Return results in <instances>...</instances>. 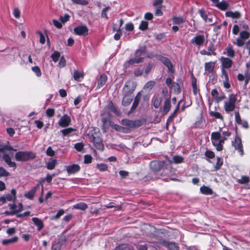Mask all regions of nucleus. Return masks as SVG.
<instances>
[{"label": "nucleus", "instance_id": "1", "mask_svg": "<svg viewBox=\"0 0 250 250\" xmlns=\"http://www.w3.org/2000/svg\"><path fill=\"white\" fill-rule=\"evenodd\" d=\"M230 135V133L228 131H223L222 134L219 132H214L211 133V140L217 150L221 151L223 149L224 142Z\"/></svg>", "mask_w": 250, "mask_h": 250}, {"label": "nucleus", "instance_id": "2", "mask_svg": "<svg viewBox=\"0 0 250 250\" xmlns=\"http://www.w3.org/2000/svg\"><path fill=\"white\" fill-rule=\"evenodd\" d=\"M16 151V149H14L9 145H4L0 146V156L2 157L10 167H16V163L11 161V158L14 155L13 151Z\"/></svg>", "mask_w": 250, "mask_h": 250}, {"label": "nucleus", "instance_id": "3", "mask_svg": "<svg viewBox=\"0 0 250 250\" xmlns=\"http://www.w3.org/2000/svg\"><path fill=\"white\" fill-rule=\"evenodd\" d=\"M145 55V47H142L136 50L135 57L127 61L125 64L126 66L132 65L134 63H139L143 62Z\"/></svg>", "mask_w": 250, "mask_h": 250}, {"label": "nucleus", "instance_id": "4", "mask_svg": "<svg viewBox=\"0 0 250 250\" xmlns=\"http://www.w3.org/2000/svg\"><path fill=\"white\" fill-rule=\"evenodd\" d=\"M35 153L31 151H18L15 154V159L17 161H27L35 158Z\"/></svg>", "mask_w": 250, "mask_h": 250}, {"label": "nucleus", "instance_id": "5", "mask_svg": "<svg viewBox=\"0 0 250 250\" xmlns=\"http://www.w3.org/2000/svg\"><path fill=\"white\" fill-rule=\"evenodd\" d=\"M236 97L234 94H230L229 99L224 103V108L226 112H229L233 111L235 107Z\"/></svg>", "mask_w": 250, "mask_h": 250}, {"label": "nucleus", "instance_id": "6", "mask_svg": "<svg viewBox=\"0 0 250 250\" xmlns=\"http://www.w3.org/2000/svg\"><path fill=\"white\" fill-rule=\"evenodd\" d=\"M250 36V34L247 31H243L240 33L239 36L236 39V42L233 43L236 44L238 47L243 46L246 40H247Z\"/></svg>", "mask_w": 250, "mask_h": 250}, {"label": "nucleus", "instance_id": "7", "mask_svg": "<svg viewBox=\"0 0 250 250\" xmlns=\"http://www.w3.org/2000/svg\"><path fill=\"white\" fill-rule=\"evenodd\" d=\"M122 122L124 125L131 128L139 127L142 125V122L139 120L133 121L127 119H124L122 120Z\"/></svg>", "mask_w": 250, "mask_h": 250}, {"label": "nucleus", "instance_id": "8", "mask_svg": "<svg viewBox=\"0 0 250 250\" xmlns=\"http://www.w3.org/2000/svg\"><path fill=\"white\" fill-rule=\"evenodd\" d=\"M233 146L235 149L238 151L241 156L244 155L243 146L241 139L238 137H236L233 143Z\"/></svg>", "mask_w": 250, "mask_h": 250}, {"label": "nucleus", "instance_id": "9", "mask_svg": "<svg viewBox=\"0 0 250 250\" xmlns=\"http://www.w3.org/2000/svg\"><path fill=\"white\" fill-rule=\"evenodd\" d=\"M205 41V36L203 35H197L194 36L190 41V43L199 46L202 45Z\"/></svg>", "mask_w": 250, "mask_h": 250}, {"label": "nucleus", "instance_id": "10", "mask_svg": "<svg viewBox=\"0 0 250 250\" xmlns=\"http://www.w3.org/2000/svg\"><path fill=\"white\" fill-rule=\"evenodd\" d=\"M158 59L167 67L170 72H173V65L170 61L167 58L160 56H158Z\"/></svg>", "mask_w": 250, "mask_h": 250}, {"label": "nucleus", "instance_id": "11", "mask_svg": "<svg viewBox=\"0 0 250 250\" xmlns=\"http://www.w3.org/2000/svg\"><path fill=\"white\" fill-rule=\"evenodd\" d=\"M71 119L67 115H63L59 121V125L62 127L68 126L71 123Z\"/></svg>", "mask_w": 250, "mask_h": 250}, {"label": "nucleus", "instance_id": "12", "mask_svg": "<svg viewBox=\"0 0 250 250\" xmlns=\"http://www.w3.org/2000/svg\"><path fill=\"white\" fill-rule=\"evenodd\" d=\"M42 184L41 182L38 183L36 186L30 190L29 191L25 192L24 194V196L27 198L32 200L33 199L34 195L37 190L39 188L40 186H42Z\"/></svg>", "mask_w": 250, "mask_h": 250}, {"label": "nucleus", "instance_id": "13", "mask_svg": "<svg viewBox=\"0 0 250 250\" xmlns=\"http://www.w3.org/2000/svg\"><path fill=\"white\" fill-rule=\"evenodd\" d=\"M75 33L80 36H85L88 34V29L84 25L79 26L74 29Z\"/></svg>", "mask_w": 250, "mask_h": 250}, {"label": "nucleus", "instance_id": "14", "mask_svg": "<svg viewBox=\"0 0 250 250\" xmlns=\"http://www.w3.org/2000/svg\"><path fill=\"white\" fill-rule=\"evenodd\" d=\"M216 50V47L213 44H210L209 45L208 47V50H202L200 53L201 55H208V56H211L212 55H214V51Z\"/></svg>", "mask_w": 250, "mask_h": 250}, {"label": "nucleus", "instance_id": "15", "mask_svg": "<svg viewBox=\"0 0 250 250\" xmlns=\"http://www.w3.org/2000/svg\"><path fill=\"white\" fill-rule=\"evenodd\" d=\"M93 142L95 146L99 150H103L104 148L101 139L99 137L93 136Z\"/></svg>", "mask_w": 250, "mask_h": 250}, {"label": "nucleus", "instance_id": "16", "mask_svg": "<svg viewBox=\"0 0 250 250\" xmlns=\"http://www.w3.org/2000/svg\"><path fill=\"white\" fill-rule=\"evenodd\" d=\"M66 171L69 174H74L78 172L80 169V167L78 165L73 164L68 166L66 167Z\"/></svg>", "mask_w": 250, "mask_h": 250}, {"label": "nucleus", "instance_id": "17", "mask_svg": "<svg viewBox=\"0 0 250 250\" xmlns=\"http://www.w3.org/2000/svg\"><path fill=\"white\" fill-rule=\"evenodd\" d=\"M211 94L212 96L217 102H219L225 98L224 94L219 95L217 90L216 89H213L211 90Z\"/></svg>", "mask_w": 250, "mask_h": 250}, {"label": "nucleus", "instance_id": "18", "mask_svg": "<svg viewBox=\"0 0 250 250\" xmlns=\"http://www.w3.org/2000/svg\"><path fill=\"white\" fill-rule=\"evenodd\" d=\"M164 164L163 161H153L150 163V167L155 171H158L163 167Z\"/></svg>", "mask_w": 250, "mask_h": 250}, {"label": "nucleus", "instance_id": "19", "mask_svg": "<svg viewBox=\"0 0 250 250\" xmlns=\"http://www.w3.org/2000/svg\"><path fill=\"white\" fill-rule=\"evenodd\" d=\"M215 66V62H209L205 64V70L206 73L210 74L213 71Z\"/></svg>", "mask_w": 250, "mask_h": 250}, {"label": "nucleus", "instance_id": "20", "mask_svg": "<svg viewBox=\"0 0 250 250\" xmlns=\"http://www.w3.org/2000/svg\"><path fill=\"white\" fill-rule=\"evenodd\" d=\"M134 89L131 87L129 83H126L123 87V92L124 96L130 95L133 92Z\"/></svg>", "mask_w": 250, "mask_h": 250}, {"label": "nucleus", "instance_id": "21", "mask_svg": "<svg viewBox=\"0 0 250 250\" xmlns=\"http://www.w3.org/2000/svg\"><path fill=\"white\" fill-rule=\"evenodd\" d=\"M34 224L38 227V230L40 231L44 227L43 223L42 220L37 217H33L32 219Z\"/></svg>", "mask_w": 250, "mask_h": 250}, {"label": "nucleus", "instance_id": "22", "mask_svg": "<svg viewBox=\"0 0 250 250\" xmlns=\"http://www.w3.org/2000/svg\"><path fill=\"white\" fill-rule=\"evenodd\" d=\"M221 61L222 63V65L224 67L229 68L231 67L232 62L230 59L222 57Z\"/></svg>", "mask_w": 250, "mask_h": 250}, {"label": "nucleus", "instance_id": "23", "mask_svg": "<svg viewBox=\"0 0 250 250\" xmlns=\"http://www.w3.org/2000/svg\"><path fill=\"white\" fill-rule=\"evenodd\" d=\"M226 16L227 17L231 18L232 19H239L241 17L240 13L238 11H227L226 12Z\"/></svg>", "mask_w": 250, "mask_h": 250}, {"label": "nucleus", "instance_id": "24", "mask_svg": "<svg viewBox=\"0 0 250 250\" xmlns=\"http://www.w3.org/2000/svg\"><path fill=\"white\" fill-rule=\"evenodd\" d=\"M18 239L19 238L17 236H14V237L10 239L3 240L1 243L3 245L7 246L11 244L17 242L18 241Z\"/></svg>", "mask_w": 250, "mask_h": 250}, {"label": "nucleus", "instance_id": "25", "mask_svg": "<svg viewBox=\"0 0 250 250\" xmlns=\"http://www.w3.org/2000/svg\"><path fill=\"white\" fill-rule=\"evenodd\" d=\"M107 79V77L105 75H101L98 80L97 87L98 88L102 87L106 83Z\"/></svg>", "mask_w": 250, "mask_h": 250}, {"label": "nucleus", "instance_id": "26", "mask_svg": "<svg viewBox=\"0 0 250 250\" xmlns=\"http://www.w3.org/2000/svg\"><path fill=\"white\" fill-rule=\"evenodd\" d=\"M6 200L9 201H15L16 199V191L15 189H12L10 194L5 195Z\"/></svg>", "mask_w": 250, "mask_h": 250}, {"label": "nucleus", "instance_id": "27", "mask_svg": "<svg viewBox=\"0 0 250 250\" xmlns=\"http://www.w3.org/2000/svg\"><path fill=\"white\" fill-rule=\"evenodd\" d=\"M171 108L170 101L169 99H167L165 102L163 106V112L164 114H167Z\"/></svg>", "mask_w": 250, "mask_h": 250}, {"label": "nucleus", "instance_id": "28", "mask_svg": "<svg viewBox=\"0 0 250 250\" xmlns=\"http://www.w3.org/2000/svg\"><path fill=\"white\" fill-rule=\"evenodd\" d=\"M73 207L74 208L85 210L87 208L88 206L85 203L81 202L74 205Z\"/></svg>", "mask_w": 250, "mask_h": 250}, {"label": "nucleus", "instance_id": "29", "mask_svg": "<svg viewBox=\"0 0 250 250\" xmlns=\"http://www.w3.org/2000/svg\"><path fill=\"white\" fill-rule=\"evenodd\" d=\"M132 101V98L130 95L124 96L122 101V104L124 106L128 105Z\"/></svg>", "mask_w": 250, "mask_h": 250}, {"label": "nucleus", "instance_id": "30", "mask_svg": "<svg viewBox=\"0 0 250 250\" xmlns=\"http://www.w3.org/2000/svg\"><path fill=\"white\" fill-rule=\"evenodd\" d=\"M113 30L114 31H116V33L114 36V38L115 40H119L122 34V31L120 27H116L115 24H114L113 26Z\"/></svg>", "mask_w": 250, "mask_h": 250}, {"label": "nucleus", "instance_id": "31", "mask_svg": "<svg viewBox=\"0 0 250 250\" xmlns=\"http://www.w3.org/2000/svg\"><path fill=\"white\" fill-rule=\"evenodd\" d=\"M107 108L109 109L111 111L114 112L117 115L120 114V112L117 109L116 107L114 106L113 103L112 102H109L107 105Z\"/></svg>", "mask_w": 250, "mask_h": 250}, {"label": "nucleus", "instance_id": "32", "mask_svg": "<svg viewBox=\"0 0 250 250\" xmlns=\"http://www.w3.org/2000/svg\"><path fill=\"white\" fill-rule=\"evenodd\" d=\"M201 192L205 194L210 195L212 194V190L206 186H203L200 188Z\"/></svg>", "mask_w": 250, "mask_h": 250}, {"label": "nucleus", "instance_id": "33", "mask_svg": "<svg viewBox=\"0 0 250 250\" xmlns=\"http://www.w3.org/2000/svg\"><path fill=\"white\" fill-rule=\"evenodd\" d=\"M57 161L56 160H51L47 162H46V167L48 169H53L55 168L56 165Z\"/></svg>", "mask_w": 250, "mask_h": 250}, {"label": "nucleus", "instance_id": "34", "mask_svg": "<svg viewBox=\"0 0 250 250\" xmlns=\"http://www.w3.org/2000/svg\"><path fill=\"white\" fill-rule=\"evenodd\" d=\"M161 102H162L161 98L158 96H156L153 101L154 106L156 108H158L161 105Z\"/></svg>", "mask_w": 250, "mask_h": 250}, {"label": "nucleus", "instance_id": "35", "mask_svg": "<svg viewBox=\"0 0 250 250\" xmlns=\"http://www.w3.org/2000/svg\"><path fill=\"white\" fill-rule=\"evenodd\" d=\"M250 178L247 176H242L241 179L237 180V182L241 184L248 183L250 182Z\"/></svg>", "mask_w": 250, "mask_h": 250}, {"label": "nucleus", "instance_id": "36", "mask_svg": "<svg viewBox=\"0 0 250 250\" xmlns=\"http://www.w3.org/2000/svg\"><path fill=\"white\" fill-rule=\"evenodd\" d=\"M209 115L212 116L214 117L217 119H219L221 120L222 121L223 120V116L219 112H214V111H210Z\"/></svg>", "mask_w": 250, "mask_h": 250}, {"label": "nucleus", "instance_id": "37", "mask_svg": "<svg viewBox=\"0 0 250 250\" xmlns=\"http://www.w3.org/2000/svg\"><path fill=\"white\" fill-rule=\"evenodd\" d=\"M64 211L63 209H60L58 211L56 215L53 216L51 217V220H54L58 219L61 216H62L64 214Z\"/></svg>", "mask_w": 250, "mask_h": 250}, {"label": "nucleus", "instance_id": "38", "mask_svg": "<svg viewBox=\"0 0 250 250\" xmlns=\"http://www.w3.org/2000/svg\"><path fill=\"white\" fill-rule=\"evenodd\" d=\"M173 22L174 24H180L184 22V20L182 17H174L172 18Z\"/></svg>", "mask_w": 250, "mask_h": 250}, {"label": "nucleus", "instance_id": "39", "mask_svg": "<svg viewBox=\"0 0 250 250\" xmlns=\"http://www.w3.org/2000/svg\"><path fill=\"white\" fill-rule=\"evenodd\" d=\"M96 167L101 171H104L107 169V166L104 164H98Z\"/></svg>", "mask_w": 250, "mask_h": 250}, {"label": "nucleus", "instance_id": "40", "mask_svg": "<svg viewBox=\"0 0 250 250\" xmlns=\"http://www.w3.org/2000/svg\"><path fill=\"white\" fill-rule=\"evenodd\" d=\"M246 78V83H247L250 78L249 75L247 73H245V76L241 74H239L237 76V78L239 81H242L244 80V78Z\"/></svg>", "mask_w": 250, "mask_h": 250}, {"label": "nucleus", "instance_id": "41", "mask_svg": "<svg viewBox=\"0 0 250 250\" xmlns=\"http://www.w3.org/2000/svg\"><path fill=\"white\" fill-rule=\"evenodd\" d=\"M74 130H75L74 129H73L71 127H69V128H67L62 130L61 132L62 133V134L64 136H66V135H68V134H70L71 132H72Z\"/></svg>", "mask_w": 250, "mask_h": 250}, {"label": "nucleus", "instance_id": "42", "mask_svg": "<svg viewBox=\"0 0 250 250\" xmlns=\"http://www.w3.org/2000/svg\"><path fill=\"white\" fill-rule=\"evenodd\" d=\"M227 53L229 56L231 57H234L235 53L231 45H229L227 49Z\"/></svg>", "mask_w": 250, "mask_h": 250}, {"label": "nucleus", "instance_id": "43", "mask_svg": "<svg viewBox=\"0 0 250 250\" xmlns=\"http://www.w3.org/2000/svg\"><path fill=\"white\" fill-rule=\"evenodd\" d=\"M173 160L175 164H180L183 162L184 158L180 156H175L173 157Z\"/></svg>", "mask_w": 250, "mask_h": 250}, {"label": "nucleus", "instance_id": "44", "mask_svg": "<svg viewBox=\"0 0 250 250\" xmlns=\"http://www.w3.org/2000/svg\"><path fill=\"white\" fill-rule=\"evenodd\" d=\"M9 173L3 167H0V177L9 175Z\"/></svg>", "mask_w": 250, "mask_h": 250}, {"label": "nucleus", "instance_id": "45", "mask_svg": "<svg viewBox=\"0 0 250 250\" xmlns=\"http://www.w3.org/2000/svg\"><path fill=\"white\" fill-rule=\"evenodd\" d=\"M72 2L76 4L82 5H86L88 4V2L87 1L85 0H71Z\"/></svg>", "mask_w": 250, "mask_h": 250}, {"label": "nucleus", "instance_id": "46", "mask_svg": "<svg viewBox=\"0 0 250 250\" xmlns=\"http://www.w3.org/2000/svg\"><path fill=\"white\" fill-rule=\"evenodd\" d=\"M148 27V23L146 21H142L140 25L139 29L141 30H145Z\"/></svg>", "mask_w": 250, "mask_h": 250}, {"label": "nucleus", "instance_id": "47", "mask_svg": "<svg viewBox=\"0 0 250 250\" xmlns=\"http://www.w3.org/2000/svg\"><path fill=\"white\" fill-rule=\"evenodd\" d=\"M110 9V7L109 6H107V7L104 8V9H103V10L102 11L101 17L103 18H105V19H107L108 17H107L106 12L108 10H109Z\"/></svg>", "mask_w": 250, "mask_h": 250}, {"label": "nucleus", "instance_id": "48", "mask_svg": "<svg viewBox=\"0 0 250 250\" xmlns=\"http://www.w3.org/2000/svg\"><path fill=\"white\" fill-rule=\"evenodd\" d=\"M60 57V53L57 51L54 52V53L51 55V58L54 62H57Z\"/></svg>", "mask_w": 250, "mask_h": 250}, {"label": "nucleus", "instance_id": "49", "mask_svg": "<svg viewBox=\"0 0 250 250\" xmlns=\"http://www.w3.org/2000/svg\"><path fill=\"white\" fill-rule=\"evenodd\" d=\"M32 70L34 72H35L37 77H40L42 75V72L40 70V68L37 66H34L32 67Z\"/></svg>", "mask_w": 250, "mask_h": 250}, {"label": "nucleus", "instance_id": "50", "mask_svg": "<svg viewBox=\"0 0 250 250\" xmlns=\"http://www.w3.org/2000/svg\"><path fill=\"white\" fill-rule=\"evenodd\" d=\"M83 77V74L82 73L79 72L78 71L75 70L74 72L73 77L75 80L78 81L79 78Z\"/></svg>", "mask_w": 250, "mask_h": 250}, {"label": "nucleus", "instance_id": "51", "mask_svg": "<svg viewBox=\"0 0 250 250\" xmlns=\"http://www.w3.org/2000/svg\"><path fill=\"white\" fill-rule=\"evenodd\" d=\"M92 157L90 155H85L84 156V163L90 164L92 162Z\"/></svg>", "mask_w": 250, "mask_h": 250}, {"label": "nucleus", "instance_id": "52", "mask_svg": "<svg viewBox=\"0 0 250 250\" xmlns=\"http://www.w3.org/2000/svg\"><path fill=\"white\" fill-rule=\"evenodd\" d=\"M112 204H113L112 203H110L109 205H105L104 207L106 208H115V210H116L121 209V208H122L121 206H115L113 205Z\"/></svg>", "mask_w": 250, "mask_h": 250}, {"label": "nucleus", "instance_id": "53", "mask_svg": "<svg viewBox=\"0 0 250 250\" xmlns=\"http://www.w3.org/2000/svg\"><path fill=\"white\" fill-rule=\"evenodd\" d=\"M46 153L48 156L52 157L55 155V152L51 146H49L47 148Z\"/></svg>", "mask_w": 250, "mask_h": 250}, {"label": "nucleus", "instance_id": "54", "mask_svg": "<svg viewBox=\"0 0 250 250\" xmlns=\"http://www.w3.org/2000/svg\"><path fill=\"white\" fill-rule=\"evenodd\" d=\"M217 4L218 7L221 10H223L226 9L228 6V4L225 2H220V3L218 2V3H217Z\"/></svg>", "mask_w": 250, "mask_h": 250}, {"label": "nucleus", "instance_id": "55", "mask_svg": "<svg viewBox=\"0 0 250 250\" xmlns=\"http://www.w3.org/2000/svg\"><path fill=\"white\" fill-rule=\"evenodd\" d=\"M170 87L173 88L174 91L175 92H177L178 93L180 92V86L177 83H173L172 87Z\"/></svg>", "mask_w": 250, "mask_h": 250}, {"label": "nucleus", "instance_id": "56", "mask_svg": "<svg viewBox=\"0 0 250 250\" xmlns=\"http://www.w3.org/2000/svg\"><path fill=\"white\" fill-rule=\"evenodd\" d=\"M155 83L154 81H150L148 82L145 85V88L151 89L154 85Z\"/></svg>", "mask_w": 250, "mask_h": 250}, {"label": "nucleus", "instance_id": "57", "mask_svg": "<svg viewBox=\"0 0 250 250\" xmlns=\"http://www.w3.org/2000/svg\"><path fill=\"white\" fill-rule=\"evenodd\" d=\"M70 18V16L68 14H66L63 16H61L60 18V21L64 23L67 21Z\"/></svg>", "mask_w": 250, "mask_h": 250}, {"label": "nucleus", "instance_id": "58", "mask_svg": "<svg viewBox=\"0 0 250 250\" xmlns=\"http://www.w3.org/2000/svg\"><path fill=\"white\" fill-rule=\"evenodd\" d=\"M112 127L115 130L119 131L124 132L125 128L118 125L115 124L112 125Z\"/></svg>", "mask_w": 250, "mask_h": 250}, {"label": "nucleus", "instance_id": "59", "mask_svg": "<svg viewBox=\"0 0 250 250\" xmlns=\"http://www.w3.org/2000/svg\"><path fill=\"white\" fill-rule=\"evenodd\" d=\"M55 110L53 108H48L46 111V113L47 116L49 117H53L54 115Z\"/></svg>", "mask_w": 250, "mask_h": 250}, {"label": "nucleus", "instance_id": "60", "mask_svg": "<svg viewBox=\"0 0 250 250\" xmlns=\"http://www.w3.org/2000/svg\"><path fill=\"white\" fill-rule=\"evenodd\" d=\"M75 148L78 151H81L83 148V145L81 143H76L74 146Z\"/></svg>", "mask_w": 250, "mask_h": 250}, {"label": "nucleus", "instance_id": "61", "mask_svg": "<svg viewBox=\"0 0 250 250\" xmlns=\"http://www.w3.org/2000/svg\"><path fill=\"white\" fill-rule=\"evenodd\" d=\"M235 121L238 124L240 125L243 121L241 120L240 115L238 112H235Z\"/></svg>", "mask_w": 250, "mask_h": 250}, {"label": "nucleus", "instance_id": "62", "mask_svg": "<svg viewBox=\"0 0 250 250\" xmlns=\"http://www.w3.org/2000/svg\"><path fill=\"white\" fill-rule=\"evenodd\" d=\"M222 164L223 161H222L221 159L219 157H217L216 164L215 167V168L216 169H219L222 165Z\"/></svg>", "mask_w": 250, "mask_h": 250}, {"label": "nucleus", "instance_id": "63", "mask_svg": "<svg viewBox=\"0 0 250 250\" xmlns=\"http://www.w3.org/2000/svg\"><path fill=\"white\" fill-rule=\"evenodd\" d=\"M199 12L201 17L203 18V19L206 22H208V16L205 13V12L202 10H200Z\"/></svg>", "mask_w": 250, "mask_h": 250}, {"label": "nucleus", "instance_id": "64", "mask_svg": "<svg viewBox=\"0 0 250 250\" xmlns=\"http://www.w3.org/2000/svg\"><path fill=\"white\" fill-rule=\"evenodd\" d=\"M128 246L126 244H122L116 247L118 250H126L128 249Z\"/></svg>", "mask_w": 250, "mask_h": 250}]
</instances>
